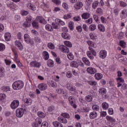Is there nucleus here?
<instances>
[{
  "label": "nucleus",
  "mask_w": 127,
  "mask_h": 127,
  "mask_svg": "<svg viewBox=\"0 0 127 127\" xmlns=\"http://www.w3.org/2000/svg\"><path fill=\"white\" fill-rule=\"evenodd\" d=\"M95 78L96 79V80H101L102 78H103V74L100 73H97L95 74Z\"/></svg>",
  "instance_id": "obj_25"
},
{
  "label": "nucleus",
  "mask_w": 127,
  "mask_h": 127,
  "mask_svg": "<svg viewBox=\"0 0 127 127\" xmlns=\"http://www.w3.org/2000/svg\"><path fill=\"white\" fill-rule=\"evenodd\" d=\"M52 1L54 2L57 5H60V4H61V1L60 0H52Z\"/></svg>",
  "instance_id": "obj_50"
},
{
  "label": "nucleus",
  "mask_w": 127,
  "mask_h": 127,
  "mask_svg": "<svg viewBox=\"0 0 127 127\" xmlns=\"http://www.w3.org/2000/svg\"><path fill=\"white\" fill-rule=\"evenodd\" d=\"M92 109L93 111H99L100 110V107L97 105H94L92 106Z\"/></svg>",
  "instance_id": "obj_44"
},
{
  "label": "nucleus",
  "mask_w": 127,
  "mask_h": 127,
  "mask_svg": "<svg viewBox=\"0 0 127 127\" xmlns=\"http://www.w3.org/2000/svg\"><path fill=\"white\" fill-rule=\"evenodd\" d=\"M33 27H34L35 28H38L39 27V26L38 25V23H37L36 21H34L32 23Z\"/></svg>",
  "instance_id": "obj_45"
},
{
  "label": "nucleus",
  "mask_w": 127,
  "mask_h": 127,
  "mask_svg": "<svg viewBox=\"0 0 127 127\" xmlns=\"http://www.w3.org/2000/svg\"><path fill=\"white\" fill-rule=\"evenodd\" d=\"M36 19L40 23H43V24H46V21L43 17L41 16H38L36 18Z\"/></svg>",
  "instance_id": "obj_15"
},
{
  "label": "nucleus",
  "mask_w": 127,
  "mask_h": 127,
  "mask_svg": "<svg viewBox=\"0 0 127 127\" xmlns=\"http://www.w3.org/2000/svg\"><path fill=\"white\" fill-rule=\"evenodd\" d=\"M89 50H90V51H92V55H93L94 56H97V53L95 50H94V49H93V48H92L91 47H89Z\"/></svg>",
  "instance_id": "obj_52"
},
{
  "label": "nucleus",
  "mask_w": 127,
  "mask_h": 127,
  "mask_svg": "<svg viewBox=\"0 0 127 127\" xmlns=\"http://www.w3.org/2000/svg\"><path fill=\"white\" fill-rule=\"evenodd\" d=\"M47 65L49 67H53L54 66V63L53 62V61L49 60L47 62Z\"/></svg>",
  "instance_id": "obj_28"
},
{
  "label": "nucleus",
  "mask_w": 127,
  "mask_h": 127,
  "mask_svg": "<svg viewBox=\"0 0 127 127\" xmlns=\"http://www.w3.org/2000/svg\"><path fill=\"white\" fill-rule=\"evenodd\" d=\"M71 17H72V16H71L70 14H66L64 16V19H69Z\"/></svg>",
  "instance_id": "obj_53"
},
{
  "label": "nucleus",
  "mask_w": 127,
  "mask_h": 127,
  "mask_svg": "<svg viewBox=\"0 0 127 127\" xmlns=\"http://www.w3.org/2000/svg\"><path fill=\"white\" fill-rule=\"evenodd\" d=\"M37 115L38 117H39L40 118H42V119L45 118V114L42 112H38Z\"/></svg>",
  "instance_id": "obj_36"
},
{
  "label": "nucleus",
  "mask_w": 127,
  "mask_h": 127,
  "mask_svg": "<svg viewBox=\"0 0 127 127\" xmlns=\"http://www.w3.org/2000/svg\"><path fill=\"white\" fill-rule=\"evenodd\" d=\"M50 85L52 88H57V84H56V82L51 81L50 82Z\"/></svg>",
  "instance_id": "obj_47"
},
{
  "label": "nucleus",
  "mask_w": 127,
  "mask_h": 127,
  "mask_svg": "<svg viewBox=\"0 0 127 127\" xmlns=\"http://www.w3.org/2000/svg\"><path fill=\"white\" fill-rule=\"evenodd\" d=\"M70 66L71 67H75V68H78L79 67V60L76 61H73L70 63Z\"/></svg>",
  "instance_id": "obj_14"
},
{
  "label": "nucleus",
  "mask_w": 127,
  "mask_h": 127,
  "mask_svg": "<svg viewBox=\"0 0 127 127\" xmlns=\"http://www.w3.org/2000/svg\"><path fill=\"white\" fill-rule=\"evenodd\" d=\"M99 5V1H95L94 2L92 3V7L93 8H96L97 6Z\"/></svg>",
  "instance_id": "obj_49"
},
{
  "label": "nucleus",
  "mask_w": 127,
  "mask_h": 127,
  "mask_svg": "<svg viewBox=\"0 0 127 127\" xmlns=\"http://www.w3.org/2000/svg\"><path fill=\"white\" fill-rule=\"evenodd\" d=\"M68 101L70 104V105L73 107V108H77V105H76V103L75 102V99H74L72 97H69L68 98Z\"/></svg>",
  "instance_id": "obj_9"
},
{
  "label": "nucleus",
  "mask_w": 127,
  "mask_h": 127,
  "mask_svg": "<svg viewBox=\"0 0 127 127\" xmlns=\"http://www.w3.org/2000/svg\"><path fill=\"white\" fill-rule=\"evenodd\" d=\"M96 28H97V26H96L95 24L91 25L89 26V29L91 30V31H94L95 30Z\"/></svg>",
  "instance_id": "obj_38"
},
{
  "label": "nucleus",
  "mask_w": 127,
  "mask_h": 127,
  "mask_svg": "<svg viewBox=\"0 0 127 127\" xmlns=\"http://www.w3.org/2000/svg\"><path fill=\"white\" fill-rule=\"evenodd\" d=\"M21 13L22 15H27V14H28V12L27 11L23 10L21 11Z\"/></svg>",
  "instance_id": "obj_63"
},
{
  "label": "nucleus",
  "mask_w": 127,
  "mask_h": 127,
  "mask_svg": "<svg viewBox=\"0 0 127 127\" xmlns=\"http://www.w3.org/2000/svg\"><path fill=\"white\" fill-rule=\"evenodd\" d=\"M74 7L76 10H79L83 7V3L81 1H78L75 4Z\"/></svg>",
  "instance_id": "obj_5"
},
{
  "label": "nucleus",
  "mask_w": 127,
  "mask_h": 127,
  "mask_svg": "<svg viewBox=\"0 0 127 127\" xmlns=\"http://www.w3.org/2000/svg\"><path fill=\"white\" fill-rule=\"evenodd\" d=\"M85 100L87 101V102H92V97L90 95H87L86 97H85Z\"/></svg>",
  "instance_id": "obj_54"
},
{
  "label": "nucleus",
  "mask_w": 127,
  "mask_h": 127,
  "mask_svg": "<svg viewBox=\"0 0 127 127\" xmlns=\"http://www.w3.org/2000/svg\"><path fill=\"white\" fill-rule=\"evenodd\" d=\"M42 123V120L39 118L36 119V122L33 125V127H38Z\"/></svg>",
  "instance_id": "obj_10"
},
{
  "label": "nucleus",
  "mask_w": 127,
  "mask_h": 127,
  "mask_svg": "<svg viewBox=\"0 0 127 127\" xmlns=\"http://www.w3.org/2000/svg\"><path fill=\"white\" fill-rule=\"evenodd\" d=\"M88 84H89V85H91V86H96V85H97V82L90 81L88 82Z\"/></svg>",
  "instance_id": "obj_61"
},
{
  "label": "nucleus",
  "mask_w": 127,
  "mask_h": 127,
  "mask_svg": "<svg viewBox=\"0 0 127 127\" xmlns=\"http://www.w3.org/2000/svg\"><path fill=\"white\" fill-rule=\"evenodd\" d=\"M53 126H54V127H59V125H60V123H59L57 121H55L53 123Z\"/></svg>",
  "instance_id": "obj_62"
},
{
  "label": "nucleus",
  "mask_w": 127,
  "mask_h": 127,
  "mask_svg": "<svg viewBox=\"0 0 127 127\" xmlns=\"http://www.w3.org/2000/svg\"><path fill=\"white\" fill-rule=\"evenodd\" d=\"M99 92L100 95H105V94L107 93V90H106V88H102L99 89Z\"/></svg>",
  "instance_id": "obj_29"
},
{
  "label": "nucleus",
  "mask_w": 127,
  "mask_h": 127,
  "mask_svg": "<svg viewBox=\"0 0 127 127\" xmlns=\"http://www.w3.org/2000/svg\"><path fill=\"white\" fill-rule=\"evenodd\" d=\"M24 38L26 43L31 44V45H33V44H34V42L33 40H32V39H30V36H29V35L25 34L24 36Z\"/></svg>",
  "instance_id": "obj_3"
},
{
  "label": "nucleus",
  "mask_w": 127,
  "mask_h": 127,
  "mask_svg": "<svg viewBox=\"0 0 127 127\" xmlns=\"http://www.w3.org/2000/svg\"><path fill=\"white\" fill-rule=\"evenodd\" d=\"M35 42L37 43H40L41 42V39L39 37H35L34 38Z\"/></svg>",
  "instance_id": "obj_48"
},
{
  "label": "nucleus",
  "mask_w": 127,
  "mask_h": 127,
  "mask_svg": "<svg viewBox=\"0 0 127 127\" xmlns=\"http://www.w3.org/2000/svg\"><path fill=\"white\" fill-rule=\"evenodd\" d=\"M91 14L89 12H85L83 13L81 15V17L83 18V19H88V18H89Z\"/></svg>",
  "instance_id": "obj_16"
},
{
  "label": "nucleus",
  "mask_w": 127,
  "mask_h": 127,
  "mask_svg": "<svg viewBox=\"0 0 127 127\" xmlns=\"http://www.w3.org/2000/svg\"><path fill=\"white\" fill-rule=\"evenodd\" d=\"M52 25L53 26H54V28H55V29H57V28L59 27V24H58V23L57 22H56L55 24L54 23H53Z\"/></svg>",
  "instance_id": "obj_58"
},
{
  "label": "nucleus",
  "mask_w": 127,
  "mask_h": 127,
  "mask_svg": "<svg viewBox=\"0 0 127 127\" xmlns=\"http://www.w3.org/2000/svg\"><path fill=\"white\" fill-rule=\"evenodd\" d=\"M60 49L64 53H69V49L64 45L60 46Z\"/></svg>",
  "instance_id": "obj_8"
},
{
  "label": "nucleus",
  "mask_w": 127,
  "mask_h": 127,
  "mask_svg": "<svg viewBox=\"0 0 127 127\" xmlns=\"http://www.w3.org/2000/svg\"><path fill=\"white\" fill-rule=\"evenodd\" d=\"M46 29L48 30V31H53V28L50 24L46 25Z\"/></svg>",
  "instance_id": "obj_32"
},
{
  "label": "nucleus",
  "mask_w": 127,
  "mask_h": 127,
  "mask_svg": "<svg viewBox=\"0 0 127 127\" xmlns=\"http://www.w3.org/2000/svg\"><path fill=\"white\" fill-rule=\"evenodd\" d=\"M47 46L50 49H54V48H55V46H54V44H53V43H48L47 44Z\"/></svg>",
  "instance_id": "obj_40"
},
{
  "label": "nucleus",
  "mask_w": 127,
  "mask_h": 127,
  "mask_svg": "<svg viewBox=\"0 0 127 127\" xmlns=\"http://www.w3.org/2000/svg\"><path fill=\"white\" fill-rule=\"evenodd\" d=\"M23 87V82L21 81H16L13 83L12 87L14 90H20Z\"/></svg>",
  "instance_id": "obj_1"
},
{
  "label": "nucleus",
  "mask_w": 127,
  "mask_h": 127,
  "mask_svg": "<svg viewBox=\"0 0 127 127\" xmlns=\"http://www.w3.org/2000/svg\"><path fill=\"white\" fill-rule=\"evenodd\" d=\"M62 117H64V119H70V115L68 114L64 113L61 114Z\"/></svg>",
  "instance_id": "obj_39"
},
{
  "label": "nucleus",
  "mask_w": 127,
  "mask_h": 127,
  "mask_svg": "<svg viewBox=\"0 0 127 127\" xmlns=\"http://www.w3.org/2000/svg\"><path fill=\"white\" fill-rule=\"evenodd\" d=\"M87 55L89 58H90L91 60L94 59V56L92 55V53L90 51H88L87 52Z\"/></svg>",
  "instance_id": "obj_51"
},
{
  "label": "nucleus",
  "mask_w": 127,
  "mask_h": 127,
  "mask_svg": "<svg viewBox=\"0 0 127 127\" xmlns=\"http://www.w3.org/2000/svg\"><path fill=\"white\" fill-rule=\"evenodd\" d=\"M30 65L31 67H37L38 68H39L40 66H41V64H40V63L36 62V61H33L30 63Z\"/></svg>",
  "instance_id": "obj_11"
},
{
  "label": "nucleus",
  "mask_w": 127,
  "mask_h": 127,
  "mask_svg": "<svg viewBox=\"0 0 127 127\" xmlns=\"http://www.w3.org/2000/svg\"><path fill=\"white\" fill-rule=\"evenodd\" d=\"M6 98V96L5 94H0V101H2V100H4Z\"/></svg>",
  "instance_id": "obj_55"
},
{
  "label": "nucleus",
  "mask_w": 127,
  "mask_h": 127,
  "mask_svg": "<svg viewBox=\"0 0 127 127\" xmlns=\"http://www.w3.org/2000/svg\"><path fill=\"white\" fill-rule=\"evenodd\" d=\"M67 58L69 59V60H73L74 59V56L71 53H67Z\"/></svg>",
  "instance_id": "obj_37"
},
{
  "label": "nucleus",
  "mask_w": 127,
  "mask_h": 127,
  "mask_svg": "<svg viewBox=\"0 0 127 127\" xmlns=\"http://www.w3.org/2000/svg\"><path fill=\"white\" fill-rule=\"evenodd\" d=\"M62 36L63 37V38H64V39H70V36H69V35H68V33H65V32H63L62 34Z\"/></svg>",
  "instance_id": "obj_20"
},
{
  "label": "nucleus",
  "mask_w": 127,
  "mask_h": 127,
  "mask_svg": "<svg viewBox=\"0 0 127 127\" xmlns=\"http://www.w3.org/2000/svg\"><path fill=\"white\" fill-rule=\"evenodd\" d=\"M97 117H98V113H97V112L93 111L90 113L89 118L91 120H94V119H96Z\"/></svg>",
  "instance_id": "obj_13"
},
{
  "label": "nucleus",
  "mask_w": 127,
  "mask_h": 127,
  "mask_svg": "<svg viewBox=\"0 0 127 127\" xmlns=\"http://www.w3.org/2000/svg\"><path fill=\"white\" fill-rule=\"evenodd\" d=\"M27 7H28V8H30V9H32V10H35V9H36L35 6L33 4H31L30 3L27 4Z\"/></svg>",
  "instance_id": "obj_30"
},
{
  "label": "nucleus",
  "mask_w": 127,
  "mask_h": 127,
  "mask_svg": "<svg viewBox=\"0 0 127 127\" xmlns=\"http://www.w3.org/2000/svg\"><path fill=\"white\" fill-rule=\"evenodd\" d=\"M10 37H11V35L9 33H6L4 35V38L6 41H9L10 40Z\"/></svg>",
  "instance_id": "obj_21"
},
{
  "label": "nucleus",
  "mask_w": 127,
  "mask_h": 127,
  "mask_svg": "<svg viewBox=\"0 0 127 127\" xmlns=\"http://www.w3.org/2000/svg\"><path fill=\"white\" fill-rule=\"evenodd\" d=\"M64 43L67 47H72V43H71L69 41H65L64 42Z\"/></svg>",
  "instance_id": "obj_41"
},
{
  "label": "nucleus",
  "mask_w": 127,
  "mask_h": 127,
  "mask_svg": "<svg viewBox=\"0 0 127 127\" xmlns=\"http://www.w3.org/2000/svg\"><path fill=\"white\" fill-rule=\"evenodd\" d=\"M82 61H83L84 63L85 64V65H86L87 66H90V65L91 64L90 63V61L86 58H83Z\"/></svg>",
  "instance_id": "obj_23"
},
{
  "label": "nucleus",
  "mask_w": 127,
  "mask_h": 127,
  "mask_svg": "<svg viewBox=\"0 0 127 127\" xmlns=\"http://www.w3.org/2000/svg\"><path fill=\"white\" fill-rule=\"evenodd\" d=\"M25 103L27 104V105H31V104H32V100L31 99H25Z\"/></svg>",
  "instance_id": "obj_42"
},
{
  "label": "nucleus",
  "mask_w": 127,
  "mask_h": 127,
  "mask_svg": "<svg viewBox=\"0 0 127 127\" xmlns=\"http://www.w3.org/2000/svg\"><path fill=\"white\" fill-rule=\"evenodd\" d=\"M85 22L86 23H88V24H91L92 22H93V19L92 18H90L88 19V20H85Z\"/></svg>",
  "instance_id": "obj_60"
},
{
  "label": "nucleus",
  "mask_w": 127,
  "mask_h": 127,
  "mask_svg": "<svg viewBox=\"0 0 127 127\" xmlns=\"http://www.w3.org/2000/svg\"><path fill=\"white\" fill-rule=\"evenodd\" d=\"M1 90H2L3 92H9V91H10V88L9 86H3L1 87Z\"/></svg>",
  "instance_id": "obj_24"
},
{
  "label": "nucleus",
  "mask_w": 127,
  "mask_h": 127,
  "mask_svg": "<svg viewBox=\"0 0 127 127\" xmlns=\"http://www.w3.org/2000/svg\"><path fill=\"white\" fill-rule=\"evenodd\" d=\"M120 6L125 7V6H127V3H126L123 1H120Z\"/></svg>",
  "instance_id": "obj_57"
},
{
  "label": "nucleus",
  "mask_w": 127,
  "mask_h": 127,
  "mask_svg": "<svg viewBox=\"0 0 127 127\" xmlns=\"http://www.w3.org/2000/svg\"><path fill=\"white\" fill-rule=\"evenodd\" d=\"M127 16V10L126 9H124L122 10L121 14V18H126Z\"/></svg>",
  "instance_id": "obj_17"
},
{
  "label": "nucleus",
  "mask_w": 127,
  "mask_h": 127,
  "mask_svg": "<svg viewBox=\"0 0 127 127\" xmlns=\"http://www.w3.org/2000/svg\"><path fill=\"white\" fill-rule=\"evenodd\" d=\"M86 71L87 73L91 74V75L97 73V69L94 67H88L87 68Z\"/></svg>",
  "instance_id": "obj_6"
},
{
  "label": "nucleus",
  "mask_w": 127,
  "mask_h": 127,
  "mask_svg": "<svg viewBox=\"0 0 127 127\" xmlns=\"http://www.w3.org/2000/svg\"><path fill=\"white\" fill-rule=\"evenodd\" d=\"M120 45L121 47H123V48H126V45H127V44L124 41H120Z\"/></svg>",
  "instance_id": "obj_43"
},
{
  "label": "nucleus",
  "mask_w": 127,
  "mask_h": 127,
  "mask_svg": "<svg viewBox=\"0 0 127 127\" xmlns=\"http://www.w3.org/2000/svg\"><path fill=\"white\" fill-rule=\"evenodd\" d=\"M100 58L102 59H105L107 57V51L105 50L101 51L99 54Z\"/></svg>",
  "instance_id": "obj_12"
},
{
  "label": "nucleus",
  "mask_w": 127,
  "mask_h": 127,
  "mask_svg": "<svg viewBox=\"0 0 127 127\" xmlns=\"http://www.w3.org/2000/svg\"><path fill=\"white\" fill-rule=\"evenodd\" d=\"M58 120L59 122H60L62 124H67L68 123L67 119L63 117H60L58 118Z\"/></svg>",
  "instance_id": "obj_18"
},
{
  "label": "nucleus",
  "mask_w": 127,
  "mask_h": 127,
  "mask_svg": "<svg viewBox=\"0 0 127 127\" xmlns=\"http://www.w3.org/2000/svg\"><path fill=\"white\" fill-rule=\"evenodd\" d=\"M87 43L91 47H93L94 48H96V47H97V46H96V44L93 42L87 41Z\"/></svg>",
  "instance_id": "obj_22"
},
{
  "label": "nucleus",
  "mask_w": 127,
  "mask_h": 127,
  "mask_svg": "<svg viewBox=\"0 0 127 127\" xmlns=\"http://www.w3.org/2000/svg\"><path fill=\"white\" fill-rule=\"evenodd\" d=\"M15 45L16 46H17L19 48V49H20V50H22V49H23V48L22 47V45L21 44V43H20L18 41H16L15 42Z\"/></svg>",
  "instance_id": "obj_19"
},
{
  "label": "nucleus",
  "mask_w": 127,
  "mask_h": 127,
  "mask_svg": "<svg viewBox=\"0 0 127 127\" xmlns=\"http://www.w3.org/2000/svg\"><path fill=\"white\" fill-rule=\"evenodd\" d=\"M19 106V101L15 100L11 103V108L14 110Z\"/></svg>",
  "instance_id": "obj_4"
},
{
  "label": "nucleus",
  "mask_w": 127,
  "mask_h": 127,
  "mask_svg": "<svg viewBox=\"0 0 127 127\" xmlns=\"http://www.w3.org/2000/svg\"><path fill=\"white\" fill-rule=\"evenodd\" d=\"M25 112H26V110L25 109L23 110L22 108H18L16 111V115L17 118H21L23 116Z\"/></svg>",
  "instance_id": "obj_2"
},
{
  "label": "nucleus",
  "mask_w": 127,
  "mask_h": 127,
  "mask_svg": "<svg viewBox=\"0 0 127 127\" xmlns=\"http://www.w3.org/2000/svg\"><path fill=\"white\" fill-rule=\"evenodd\" d=\"M102 108L104 109V110H108V109H109V104L106 102L103 103Z\"/></svg>",
  "instance_id": "obj_33"
},
{
  "label": "nucleus",
  "mask_w": 127,
  "mask_h": 127,
  "mask_svg": "<svg viewBox=\"0 0 127 127\" xmlns=\"http://www.w3.org/2000/svg\"><path fill=\"white\" fill-rule=\"evenodd\" d=\"M56 92L57 94H62L63 92V89L61 88H58L56 89Z\"/></svg>",
  "instance_id": "obj_59"
},
{
  "label": "nucleus",
  "mask_w": 127,
  "mask_h": 127,
  "mask_svg": "<svg viewBox=\"0 0 127 127\" xmlns=\"http://www.w3.org/2000/svg\"><path fill=\"white\" fill-rule=\"evenodd\" d=\"M98 29L100 30V31H101V32H104V31L106 30L105 29V26L102 24H99L98 26Z\"/></svg>",
  "instance_id": "obj_26"
},
{
  "label": "nucleus",
  "mask_w": 127,
  "mask_h": 127,
  "mask_svg": "<svg viewBox=\"0 0 127 127\" xmlns=\"http://www.w3.org/2000/svg\"><path fill=\"white\" fill-rule=\"evenodd\" d=\"M106 120L108 121V122H113L115 123L116 122V119H114L113 117L107 116H106Z\"/></svg>",
  "instance_id": "obj_27"
},
{
  "label": "nucleus",
  "mask_w": 127,
  "mask_h": 127,
  "mask_svg": "<svg viewBox=\"0 0 127 127\" xmlns=\"http://www.w3.org/2000/svg\"><path fill=\"white\" fill-rule=\"evenodd\" d=\"M41 127H48V123L46 122H43Z\"/></svg>",
  "instance_id": "obj_64"
},
{
  "label": "nucleus",
  "mask_w": 127,
  "mask_h": 127,
  "mask_svg": "<svg viewBox=\"0 0 127 127\" xmlns=\"http://www.w3.org/2000/svg\"><path fill=\"white\" fill-rule=\"evenodd\" d=\"M30 22L28 21H26L23 24V26L24 27L26 28L27 27H30L31 26Z\"/></svg>",
  "instance_id": "obj_34"
},
{
  "label": "nucleus",
  "mask_w": 127,
  "mask_h": 127,
  "mask_svg": "<svg viewBox=\"0 0 127 127\" xmlns=\"http://www.w3.org/2000/svg\"><path fill=\"white\" fill-rule=\"evenodd\" d=\"M5 49V46L3 44H0V51H3Z\"/></svg>",
  "instance_id": "obj_56"
},
{
  "label": "nucleus",
  "mask_w": 127,
  "mask_h": 127,
  "mask_svg": "<svg viewBox=\"0 0 127 127\" xmlns=\"http://www.w3.org/2000/svg\"><path fill=\"white\" fill-rule=\"evenodd\" d=\"M68 27L71 30L74 29V23L72 21H70L68 23Z\"/></svg>",
  "instance_id": "obj_46"
},
{
  "label": "nucleus",
  "mask_w": 127,
  "mask_h": 127,
  "mask_svg": "<svg viewBox=\"0 0 127 127\" xmlns=\"http://www.w3.org/2000/svg\"><path fill=\"white\" fill-rule=\"evenodd\" d=\"M43 55L45 60H48L49 59V54L47 52H44Z\"/></svg>",
  "instance_id": "obj_35"
},
{
  "label": "nucleus",
  "mask_w": 127,
  "mask_h": 127,
  "mask_svg": "<svg viewBox=\"0 0 127 127\" xmlns=\"http://www.w3.org/2000/svg\"><path fill=\"white\" fill-rule=\"evenodd\" d=\"M38 87L41 91H45V90H47L48 86L46 83H41L38 85Z\"/></svg>",
  "instance_id": "obj_7"
},
{
  "label": "nucleus",
  "mask_w": 127,
  "mask_h": 127,
  "mask_svg": "<svg viewBox=\"0 0 127 127\" xmlns=\"http://www.w3.org/2000/svg\"><path fill=\"white\" fill-rule=\"evenodd\" d=\"M55 22H56L57 23H58L59 25H64V24H65V23H64L63 21L59 19H56Z\"/></svg>",
  "instance_id": "obj_31"
}]
</instances>
